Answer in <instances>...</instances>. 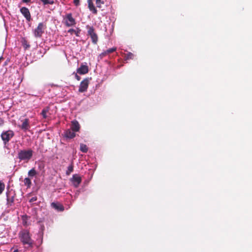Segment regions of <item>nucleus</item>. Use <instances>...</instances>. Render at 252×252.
Segmentation results:
<instances>
[{"label":"nucleus","mask_w":252,"mask_h":252,"mask_svg":"<svg viewBox=\"0 0 252 252\" xmlns=\"http://www.w3.org/2000/svg\"><path fill=\"white\" fill-rule=\"evenodd\" d=\"M33 151L31 149L20 150L18 153L17 158L20 161L28 162L32 157Z\"/></svg>","instance_id":"f257e3e1"},{"label":"nucleus","mask_w":252,"mask_h":252,"mask_svg":"<svg viewBox=\"0 0 252 252\" xmlns=\"http://www.w3.org/2000/svg\"><path fill=\"white\" fill-rule=\"evenodd\" d=\"M19 237L20 241L24 245H28L29 246H32L33 242L28 230L23 229L21 230L19 233Z\"/></svg>","instance_id":"f03ea898"},{"label":"nucleus","mask_w":252,"mask_h":252,"mask_svg":"<svg viewBox=\"0 0 252 252\" xmlns=\"http://www.w3.org/2000/svg\"><path fill=\"white\" fill-rule=\"evenodd\" d=\"M14 135V132L12 130L3 131L1 134L0 137L4 144L6 145Z\"/></svg>","instance_id":"7ed1b4c3"},{"label":"nucleus","mask_w":252,"mask_h":252,"mask_svg":"<svg viewBox=\"0 0 252 252\" xmlns=\"http://www.w3.org/2000/svg\"><path fill=\"white\" fill-rule=\"evenodd\" d=\"M46 28V25L43 23H39L37 27L33 31L34 36L36 38H40L44 33V31Z\"/></svg>","instance_id":"20e7f679"},{"label":"nucleus","mask_w":252,"mask_h":252,"mask_svg":"<svg viewBox=\"0 0 252 252\" xmlns=\"http://www.w3.org/2000/svg\"><path fill=\"white\" fill-rule=\"evenodd\" d=\"M86 28L88 29V34L90 36L92 42L94 44H96L98 41V36L94 32V28L87 25L86 26Z\"/></svg>","instance_id":"39448f33"},{"label":"nucleus","mask_w":252,"mask_h":252,"mask_svg":"<svg viewBox=\"0 0 252 252\" xmlns=\"http://www.w3.org/2000/svg\"><path fill=\"white\" fill-rule=\"evenodd\" d=\"M65 25L69 27L74 26L76 25L75 19L72 17L71 13L67 14L64 18Z\"/></svg>","instance_id":"423d86ee"},{"label":"nucleus","mask_w":252,"mask_h":252,"mask_svg":"<svg viewBox=\"0 0 252 252\" xmlns=\"http://www.w3.org/2000/svg\"><path fill=\"white\" fill-rule=\"evenodd\" d=\"M91 79V78H86L81 81L79 88V92L83 93L87 91Z\"/></svg>","instance_id":"0eeeda50"},{"label":"nucleus","mask_w":252,"mask_h":252,"mask_svg":"<svg viewBox=\"0 0 252 252\" xmlns=\"http://www.w3.org/2000/svg\"><path fill=\"white\" fill-rule=\"evenodd\" d=\"M16 194L12 189L8 190L6 192L7 204L11 206L14 201Z\"/></svg>","instance_id":"6e6552de"},{"label":"nucleus","mask_w":252,"mask_h":252,"mask_svg":"<svg viewBox=\"0 0 252 252\" xmlns=\"http://www.w3.org/2000/svg\"><path fill=\"white\" fill-rule=\"evenodd\" d=\"M70 181L72 182L74 187L77 188L82 182V178L79 174H74L72 177L70 179Z\"/></svg>","instance_id":"1a4fd4ad"},{"label":"nucleus","mask_w":252,"mask_h":252,"mask_svg":"<svg viewBox=\"0 0 252 252\" xmlns=\"http://www.w3.org/2000/svg\"><path fill=\"white\" fill-rule=\"evenodd\" d=\"M20 11L22 14L24 16V17L28 22L31 21L32 19L31 15L30 10L28 8L26 7H22V8H20Z\"/></svg>","instance_id":"9d476101"},{"label":"nucleus","mask_w":252,"mask_h":252,"mask_svg":"<svg viewBox=\"0 0 252 252\" xmlns=\"http://www.w3.org/2000/svg\"><path fill=\"white\" fill-rule=\"evenodd\" d=\"M22 124L21 125H18V127L24 131H27L30 128L29 120L25 119L22 120Z\"/></svg>","instance_id":"9b49d317"},{"label":"nucleus","mask_w":252,"mask_h":252,"mask_svg":"<svg viewBox=\"0 0 252 252\" xmlns=\"http://www.w3.org/2000/svg\"><path fill=\"white\" fill-rule=\"evenodd\" d=\"M80 128V125L78 122L76 120H74L71 122L70 129L74 132L79 131Z\"/></svg>","instance_id":"f8f14e48"},{"label":"nucleus","mask_w":252,"mask_h":252,"mask_svg":"<svg viewBox=\"0 0 252 252\" xmlns=\"http://www.w3.org/2000/svg\"><path fill=\"white\" fill-rule=\"evenodd\" d=\"M64 136L66 138L72 139L75 137L76 134L71 129H68L64 132Z\"/></svg>","instance_id":"ddd939ff"},{"label":"nucleus","mask_w":252,"mask_h":252,"mask_svg":"<svg viewBox=\"0 0 252 252\" xmlns=\"http://www.w3.org/2000/svg\"><path fill=\"white\" fill-rule=\"evenodd\" d=\"M88 67L85 65H82L77 69V72L80 74H85L88 72Z\"/></svg>","instance_id":"4468645a"},{"label":"nucleus","mask_w":252,"mask_h":252,"mask_svg":"<svg viewBox=\"0 0 252 252\" xmlns=\"http://www.w3.org/2000/svg\"><path fill=\"white\" fill-rule=\"evenodd\" d=\"M88 3V8L90 11H91L94 14H96L97 13V11L94 6L93 0H87Z\"/></svg>","instance_id":"2eb2a0df"},{"label":"nucleus","mask_w":252,"mask_h":252,"mask_svg":"<svg viewBox=\"0 0 252 252\" xmlns=\"http://www.w3.org/2000/svg\"><path fill=\"white\" fill-rule=\"evenodd\" d=\"M51 206L59 211H63L64 210V207L62 205L53 202L51 204Z\"/></svg>","instance_id":"dca6fc26"},{"label":"nucleus","mask_w":252,"mask_h":252,"mask_svg":"<svg viewBox=\"0 0 252 252\" xmlns=\"http://www.w3.org/2000/svg\"><path fill=\"white\" fill-rule=\"evenodd\" d=\"M116 49L117 48L116 47H113L112 48H110V49L107 50L106 51H104V52L102 53L100 55V56L101 57H102L105 56L107 54H108L109 53L114 52V51H115L116 50Z\"/></svg>","instance_id":"f3484780"},{"label":"nucleus","mask_w":252,"mask_h":252,"mask_svg":"<svg viewBox=\"0 0 252 252\" xmlns=\"http://www.w3.org/2000/svg\"><path fill=\"white\" fill-rule=\"evenodd\" d=\"M24 185L27 187V188H30L32 186V181L30 178H25L23 181Z\"/></svg>","instance_id":"a211bd4d"},{"label":"nucleus","mask_w":252,"mask_h":252,"mask_svg":"<svg viewBox=\"0 0 252 252\" xmlns=\"http://www.w3.org/2000/svg\"><path fill=\"white\" fill-rule=\"evenodd\" d=\"M50 108L49 107H46L44 108L41 113V115H42L43 118L46 119L47 118V114L49 111Z\"/></svg>","instance_id":"6ab92c4d"},{"label":"nucleus","mask_w":252,"mask_h":252,"mask_svg":"<svg viewBox=\"0 0 252 252\" xmlns=\"http://www.w3.org/2000/svg\"><path fill=\"white\" fill-rule=\"evenodd\" d=\"M37 172L34 168H32L28 172V176L30 177H33L37 175Z\"/></svg>","instance_id":"aec40b11"},{"label":"nucleus","mask_w":252,"mask_h":252,"mask_svg":"<svg viewBox=\"0 0 252 252\" xmlns=\"http://www.w3.org/2000/svg\"><path fill=\"white\" fill-rule=\"evenodd\" d=\"M80 30L78 29V31H76L73 29H70L68 31V32L70 33L71 34L74 33L76 36H79Z\"/></svg>","instance_id":"412c9836"},{"label":"nucleus","mask_w":252,"mask_h":252,"mask_svg":"<svg viewBox=\"0 0 252 252\" xmlns=\"http://www.w3.org/2000/svg\"><path fill=\"white\" fill-rule=\"evenodd\" d=\"M80 151L83 153H87L88 151V148L86 145L84 144H80Z\"/></svg>","instance_id":"4be33fe9"},{"label":"nucleus","mask_w":252,"mask_h":252,"mask_svg":"<svg viewBox=\"0 0 252 252\" xmlns=\"http://www.w3.org/2000/svg\"><path fill=\"white\" fill-rule=\"evenodd\" d=\"M73 171V165L72 163L68 167H67V169L66 171V175H69L71 172Z\"/></svg>","instance_id":"5701e85b"},{"label":"nucleus","mask_w":252,"mask_h":252,"mask_svg":"<svg viewBox=\"0 0 252 252\" xmlns=\"http://www.w3.org/2000/svg\"><path fill=\"white\" fill-rule=\"evenodd\" d=\"M134 55L128 52L127 54H125V58L126 60H130V59H133L134 58Z\"/></svg>","instance_id":"b1692460"},{"label":"nucleus","mask_w":252,"mask_h":252,"mask_svg":"<svg viewBox=\"0 0 252 252\" xmlns=\"http://www.w3.org/2000/svg\"><path fill=\"white\" fill-rule=\"evenodd\" d=\"M44 5L53 4L54 1L53 0H40Z\"/></svg>","instance_id":"393cba45"},{"label":"nucleus","mask_w":252,"mask_h":252,"mask_svg":"<svg viewBox=\"0 0 252 252\" xmlns=\"http://www.w3.org/2000/svg\"><path fill=\"white\" fill-rule=\"evenodd\" d=\"M5 189V184L0 181V194H1Z\"/></svg>","instance_id":"a878e982"},{"label":"nucleus","mask_w":252,"mask_h":252,"mask_svg":"<svg viewBox=\"0 0 252 252\" xmlns=\"http://www.w3.org/2000/svg\"><path fill=\"white\" fill-rule=\"evenodd\" d=\"M38 167L40 170H43L45 167V164L43 162H39L38 163Z\"/></svg>","instance_id":"bb28decb"},{"label":"nucleus","mask_w":252,"mask_h":252,"mask_svg":"<svg viewBox=\"0 0 252 252\" xmlns=\"http://www.w3.org/2000/svg\"><path fill=\"white\" fill-rule=\"evenodd\" d=\"M101 4H103V1L101 0H96V4L97 7L100 8Z\"/></svg>","instance_id":"cd10ccee"},{"label":"nucleus","mask_w":252,"mask_h":252,"mask_svg":"<svg viewBox=\"0 0 252 252\" xmlns=\"http://www.w3.org/2000/svg\"><path fill=\"white\" fill-rule=\"evenodd\" d=\"M24 47L27 49L30 47V45L28 43V42L25 40L23 43Z\"/></svg>","instance_id":"c85d7f7f"},{"label":"nucleus","mask_w":252,"mask_h":252,"mask_svg":"<svg viewBox=\"0 0 252 252\" xmlns=\"http://www.w3.org/2000/svg\"><path fill=\"white\" fill-rule=\"evenodd\" d=\"M37 200V197L36 196L32 197L30 200L29 202L31 203H33Z\"/></svg>","instance_id":"c756f323"},{"label":"nucleus","mask_w":252,"mask_h":252,"mask_svg":"<svg viewBox=\"0 0 252 252\" xmlns=\"http://www.w3.org/2000/svg\"><path fill=\"white\" fill-rule=\"evenodd\" d=\"M80 0H73V3L76 6H78L80 4Z\"/></svg>","instance_id":"7c9ffc66"},{"label":"nucleus","mask_w":252,"mask_h":252,"mask_svg":"<svg viewBox=\"0 0 252 252\" xmlns=\"http://www.w3.org/2000/svg\"><path fill=\"white\" fill-rule=\"evenodd\" d=\"M75 78L78 81H79L81 79V77L79 76H78L77 74H75Z\"/></svg>","instance_id":"2f4dec72"},{"label":"nucleus","mask_w":252,"mask_h":252,"mask_svg":"<svg viewBox=\"0 0 252 252\" xmlns=\"http://www.w3.org/2000/svg\"><path fill=\"white\" fill-rule=\"evenodd\" d=\"M31 1V0H22V2L24 3H28Z\"/></svg>","instance_id":"473e14b6"},{"label":"nucleus","mask_w":252,"mask_h":252,"mask_svg":"<svg viewBox=\"0 0 252 252\" xmlns=\"http://www.w3.org/2000/svg\"><path fill=\"white\" fill-rule=\"evenodd\" d=\"M3 60V58L2 57H0V62H2Z\"/></svg>","instance_id":"72a5a7b5"},{"label":"nucleus","mask_w":252,"mask_h":252,"mask_svg":"<svg viewBox=\"0 0 252 252\" xmlns=\"http://www.w3.org/2000/svg\"><path fill=\"white\" fill-rule=\"evenodd\" d=\"M27 224V222L26 221H23V225H26Z\"/></svg>","instance_id":"f704fd0d"},{"label":"nucleus","mask_w":252,"mask_h":252,"mask_svg":"<svg viewBox=\"0 0 252 252\" xmlns=\"http://www.w3.org/2000/svg\"><path fill=\"white\" fill-rule=\"evenodd\" d=\"M18 252V250H15L13 252Z\"/></svg>","instance_id":"c9c22d12"}]
</instances>
